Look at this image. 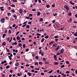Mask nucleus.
Segmentation results:
<instances>
[{"mask_svg":"<svg viewBox=\"0 0 77 77\" xmlns=\"http://www.w3.org/2000/svg\"><path fill=\"white\" fill-rule=\"evenodd\" d=\"M54 26L55 28H57V27L59 28V24L57 23H55L54 24Z\"/></svg>","mask_w":77,"mask_h":77,"instance_id":"obj_1","label":"nucleus"},{"mask_svg":"<svg viewBox=\"0 0 77 77\" xmlns=\"http://www.w3.org/2000/svg\"><path fill=\"white\" fill-rule=\"evenodd\" d=\"M64 8H65L66 10V12H68V11H69V8L67 5H65L64 6Z\"/></svg>","mask_w":77,"mask_h":77,"instance_id":"obj_2","label":"nucleus"},{"mask_svg":"<svg viewBox=\"0 0 77 77\" xmlns=\"http://www.w3.org/2000/svg\"><path fill=\"white\" fill-rule=\"evenodd\" d=\"M5 18H2L1 20V22L2 23H5Z\"/></svg>","mask_w":77,"mask_h":77,"instance_id":"obj_3","label":"nucleus"},{"mask_svg":"<svg viewBox=\"0 0 77 77\" xmlns=\"http://www.w3.org/2000/svg\"><path fill=\"white\" fill-rule=\"evenodd\" d=\"M59 48H60V46L58 45L57 48L55 49V51H57V50H59Z\"/></svg>","mask_w":77,"mask_h":77,"instance_id":"obj_4","label":"nucleus"},{"mask_svg":"<svg viewBox=\"0 0 77 77\" xmlns=\"http://www.w3.org/2000/svg\"><path fill=\"white\" fill-rule=\"evenodd\" d=\"M40 15H41V12L39 11H37V16H40Z\"/></svg>","mask_w":77,"mask_h":77,"instance_id":"obj_5","label":"nucleus"},{"mask_svg":"<svg viewBox=\"0 0 77 77\" xmlns=\"http://www.w3.org/2000/svg\"><path fill=\"white\" fill-rule=\"evenodd\" d=\"M13 17L15 19L17 20V16L16 15V14H14L13 15Z\"/></svg>","mask_w":77,"mask_h":77,"instance_id":"obj_6","label":"nucleus"},{"mask_svg":"<svg viewBox=\"0 0 77 77\" xmlns=\"http://www.w3.org/2000/svg\"><path fill=\"white\" fill-rule=\"evenodd\" d=\"M19 12L20 14H22V13H23V10H22V9H20L19 10Z\"/></svg>","mask_w":77,"mask_h":77,"instance_id":"obj_7","label":"nucleus"},{"mask_svg":"<svg viewBox=\"0 0 77 77\" xmlns=\"http://www.w3.org/2000/svg\"><path fill=\"white\" fill-rule=\"evenodd\" d=\"M7 61L6 60H5L4 61H2L1 63V64H3L5 63H6Z\"/></svg>","mask_w":77,"mask_h":77,"instance_id":"obj_8","label":"nucleus"},{"mask_svg":"<svg viewBox=\"0 0 77 77\" xmlns=\"http://www.w3.org/2000/svg\"><path fill=\"white\" fill-rule=\"evenodd\" d=\"M7 61L6 60H5L4 61H2L1 63V64H3L5 63H6Z\"/></svg>","mask_w":77,"mask_h":77,"instance_id":"obj_9","label":"nucleus"},{"mask_svg":"<svg viewBox=\"0 0 77 77\" xmlns=\"http://www.w3.org/2000/svg\"><path fill=\"white\" fill-rule=\"evenodd\" d=\"M63 51H64V49H63V48H62L60 51L61 53H63Z\"/></svg>","mask_w":77,"mask_h":77,"instance_id":"obj_10","label":"nucleus"},{"mask_svg":"<svg viewBox=\"0 0 77 77\" xmlns=\"http://www.w3.org/2000/svg\"><path fill=\"white\" fill-rule=\"evenodd\" d=\"M16 39H17V41H18V40H20V37H18V36H17V37Z\"/></svg>","mask_w":77,"mask_h":77,"instance_id":"obj_11","label":"nucleus"},{"mask_svg":"<svg viewBox=\"0 0 77 77\" xmlns=\"http://www.w3.org/2000/svg\"><path fill=\"white\" fill-rule=\"evenodd\" d=\"M15 65L16 66H18L19 65V64L18 63H15Z\"/></svg>","mask_w":77,"mask_h":77,"instance_id":"obj_12","label":"nucleus"},{"mask_svg":"<svg viewBox=\"0 0 77 77\" xmlns=\"http://www.w3.org/2000/svg\"><path fill=\"white\" fill-rule=\"evenodd\" d=\"M54 59L55 60H57V57L56 55L54 56Z\"/></svg>","mask_w":77,"mask_h":77,"instance_id":"obj_13","label":"nucleus"},{"mask_svg":"<svg viewBox=\"0 0 77 77\" xmlns=\"http://www.w3.org/2000/svg\"><path fill=\"white\" fill-rule=\"evenodd\" d=\"M61 75H63V77H65L66 76V74H64V73H62L61 74Z\"/></svg>","mask_w":77,"mask_h":77,"instance_id":"obj_14","label":"nucleus"},{"mask_svg":"<svg viewBox=\"0 0 77 77\" xmlns=\"http://www.w3.org/2000/svg\"><path fill=\"white\" fill-rule=\"evenodd\" d=\"M6 36V34H4L2 35V38H5V37Z\"/></svg>","mask_w":77,"mask_h":77,"instance_id":"obj_15","label":"nucleus"},{"mask_svg":"<svg viewBox=\"0 0 77 77\" xmlns=\"http://www.w3.org/2000/svg\"><path fill=\"white\" fill-rule=\"evenodd\" d=\"M12 45H17V42H15V43H12Z\"/></svg>","mask_w":77,"mask_h":77,"instance_id":"obj_16","label":"nucleus"},{"mask_svg":"<svg viewBox=\"0 0 77 77\" xmlns=\"http://www.w3.org/2000/svg\"><path fill=\"white\" fill-rule=\"evenodd\" d=\"M6 42H3L2 43V45L4 46L6 45Z\"/></svg>","mask_w":77,"mask_h":77,"instance_id":"obj_17","label":"nucleus"},{"mask_svg":"<svg viewBox=\"0 0 77 77\" xmlns=\"http://www.w3.org/2000/svg\"><path fill=\"white\" fill-rule=\"evenodd\" d=\"M59 38V35H56L54 36V38L55 39H57V38Z\"/></svg>","mask_w":77,"mask_h":77,"instance_id":"obj_18","label":"nucleus"},{"mask_svg":"<svg viewBox=\"0 0 77 77\" xmlns=\"http://www.w3.org/2000/svg\"><path fill=\"white\" fill-rule=\"evenodd\" d=\"M28 74L29 76H31V75H32V74L29 72H28Z\"/></svg>","mask_w":77,"mask_h":77,"instance_id":"obj_19","label":"nucleus"},{"mask_svg":"<svg viewBox=\"0 0 77 77\" xmlns=\"http://www.w3.org/2000/svg\"><path fill=\"white\" fill-rule=\"evenodd\" d=\"M26 27L27 29H29V28H30V26H29V25H26Z\"/></svg>","mask_w":77,"mask_h":77,"instance_id":"obj_20","label":"nucleus"},{"mask_svg":"<svg viewBox=\"0 0 77 77\" xmlns=\"http://www.w3.org/2000/svg\"><path fill=\"white\" fill-rule=\"evenodd\" d=\"M45 39L44 38H43L41 40V42H43L44 41Z\"/></svg>","mask_w":77,"mask_h":77,"instance_id":"obj_21","label":"nucleus"},{"mask_svg":"<svg viewBox=\"0 0 77 77\" xmlns=\"http://www.w3.org/2000/svg\"><path fill=\"white\" fill-rule=\"evenodd\" d=\"M39 21H43V19L42 18H40L39 19Z\"/></svg>","mask_w":77,"mask_h":77,"instance_id":"obj_22","label":"nucleus"},{"mask_svg":"<svg viewBox=\"0 0 77 77\" xmlns=\"http://www.w3.org/2000/svg\"><path fill=\"white\" fill-rule=\"evenodd\" d=\"M64 67H65V65H62L60 66L61 68H63Z\"/></svg>","mask_w":77,"mask_h":77,"instance_id":"obj_23","label":"nucleus"},{"mask_svg":"<svg viewBox=\"0 0 77 77\" xmlns=\"http://www.w3.org/2000/svg\"><path fill=\"white\" fill-rule=\"evenodd\" d=\"M8 57L10 60H12V57H11V56H8Z\"/></svg>","mask_w":77,"mask_h":77,"instance_id":"obj_24","label":"nucleus"},{"mask_svg":"<svg viewBox=\"0 0 77 77\" xmlns=\"http://www.w3.org/2000/svg\"><path fill=\"white\" fill-rule=\"evenodd\" d=\"M42 50H40L39 51V54H41L42 53Z\"/></svg>","mask_w":77,"mask_h":77,"instance_id":"obj_25","label":"nucleus"},{"mask_svg":"<svg viewBox=\"0 0 77 77\" xmlns=\"http://www.w3.org/2000/svg\"><path fill=\"white\" fill-rule=\"evenodd\" d=\"M38 63L39 65H42V64H43V63H42V62H38Z\"/></svg>","mask_w":77,"mask_h":77,"instance_id":"obj_26","label":"nucleus"},{"mask_svg":"<svg viewBox=\"0 0 77 77\" xmlns=\"http://www.w3.org/2000/svg\"><path fill=\"white\" fill-rule=\"evenodd\" d=\"M48 38H49V36L48 35H47L45 37V39H48Z\"/></svg>","mask_w":77,"mask_h":77,"instance_id":"obj_27","label":"nucleus"},{"mask_svg":"<svg viewBox=\"0 0 77 77\" xmlns=\"http://www.w3.org/2000/svg\"><path fill=\"white\" fill-rule=\"evenodd\" d=\"M50 6L49 5H46V8H50Z\"/></svg>","mask_w":77,"mask_h":77,"instance_id":"obj_28","label":"nucleus"},{"mask_svg":"<svg viewBox=\"0 0 77 77\" xmlns=\"http://www.w3.org/2000/svg\"><path fill=\"white\" fill-rule=\"evenodd\" d=\"M35 58L36 59H39V57L38 56H37L35 57Z\"/></svg>","mask_w":77,"mask_h":77,"instance_id":"obj_29","label":"nucleus"},{"mask_svg":"<svg viewBox=\"0 0 77 77\" xmlns=\"http://www.w3.org/2000/svg\"><path fill=\"white\" fill-rule=\"evenodd\" d=\"M10 67V66H9L8 65L6 66V68H7V69H8V68H9Z\"/></svg>","mask_w":77,"mask_h":77,"instance_id":"obj_30","label":"nucleus"},{"mask_svg":"<svg viewBox=\"0 0 77 77\" xmlns=\"http://www.w3.org/2000/svg\"><path fill=\"white\" fill-rule=\"evenodd\" d=\"M53 43H54V42L53 41V42H51L49 43V45H51V44H53Z\"/></svg>","mask_w":77,"mask_h":77,"instance_id":"obj_31","label":"nucleus"},{"mask_svg":"<svg viewBox=\"0 0 77 77\" xmlns=\"http://www.w3.org/2000/svg\"><path fill=\"white\" fill-rule=\"evenodd\" d=\"M29 16L30 17H32L33 16V14H29Z\"/></svg>","mask_w":77,"mask_h":77,"instance_id":"obj_32","label":"nucleus"},{"mask_svg":"<svg viewBox=\"0 0 77 77\" xmlns=\"http://www.w3.org/2000/svg\"><path fill=\"white\" fill-rule=\"evenodd\" d=\"M45 64H49V63L48 61H46L45 63Z\"/></svg>","mask_w":77,"mask_h":77,"instance_id":"obj_33","label":"nucleus"},{"mask_svg":"<svg viewBox=\"0 0 77 77\" xmlns=\"http://www.w3.org/2000/svg\"><path fill=\"white\" fill-rule=\"evenodd\" d=\"M53 72V70H51V71L49 72V74H51V72Z\"/></svg>","mask_w":77,"mask_h":77,"instance_id":"obj_34","label":"nucleus"},{"mask_svg":"<svg viewBox=\"0 0 77 77\" xmlns=\"http://www.w3.org/2000/svg\"><path fill=\"white\" fill-rule=\"evenodd\" d=\"M37 36H41V35L39 33H38L36 34Z\"/></svg>","mask_w":77,"mask_h":77,"instance_id":"obj_35","label":"nucleus"},{"mask_svg":"<svg viewBox=\"0 0 77 77\" xmlns=\"http://www.w3.org/2000/svg\"><path fill=\"white\" fill-rule=\"evenodd\" d=\"M8 17H10V16H11V13H8Z\"/></svg>","mask_w":77,"mask_h":77,"instance_id":"obj_36","label":"nucleus"},{"mask_svg":"<svg viewBox=\"0 0 77 77\" xmlns=\"http://www.w3.org/2000/svg\"><path fill=\"white\" fill-rule=\"evenodd\" d=\"M32 11L34 12L35 11H36V9H32Z\"/></svg>","mask_w":77,"mask_h":77,"instance_id":"obj_37","label":"nucleus"},{"mask_svg":"<svg viewBox=\"0 0 77 77\" xmlns=\"http://www.w3.org/2000/svg\"><path fill=\"white\" fill-rule=\"evenodd\" d=\"M68 15H69V16H71V12L69 13Z\"/></svg>","mask_w":77,"mask_h":77,"instance_id":"obj_38","label":"nucleus"},{"mask_svg":"<svg viewBox=\"0 0 77 77\" xmlns=\"http://www.w3.org/2000/svg\"><path fill=\"white\" fill-rule=\"evenodd\" d=\"M12 37H11V40L9 41V42H11L12 41Z\"/></svg>","mask_w":77,"mask_h":77,"instance_id":"obj_39","label":"nucleus"},{"mask_svg":"<svg viewBox=\"0 0 77 77\" xmlns=\"http://www.w3.org/2000/svg\"><path fill=\"white\" fill-rule=\"evenodd\" d=\"M11 7H15V5H14L12 4L11 5Z\"/></svg>","mask_w":77,"mask_h":77,"instance_id":"obj_40","label":"nucleus"},{"mask_svg":"<svg viewBox=\"0 0 77 77\" xmlns=\"http://www.w3.org/2000/svg\"><path fill=\"white\" fill-rule=\"evenodd\" d=\"M66 64H69V61H67L66 62Z\"/></svg>","mask_w":77,"mask_h":77,"instance_id":"obj_41","label":"nucleus"},{"mask_svg":"<svg viewBox=\"0 0 77 77\" xmlns=\"http://www.w3.org/2000/svg\"><path fill=\"white\" fill-rule=\"evenodd\" d=\"M53 46H55V47H57V45H55L54 44L53 45H52Z\"/></svg>","mask_w":77,"mask_h":77,"instance_id":"obj_42","label":"nucleus"},{"mask_svg":"<svg viewBox=\"0 0 77 77\" xmlns=\"http://www.w3.org/2000/svg\"><path fill=\"white\" fill-rule=\"evenodd\" d=\"M35 70H39V68H35Z\"/></svg>","mask_w":77,"mask_h":77,"instance_id":"obj_43","label":"nucleus"},{"mask_svg":"<svg viewBox=\"0 0 77 77\" xmlns=\"http://www.w3.org/2000/svg\"><path fill=\"white\" fill-rule=\"evenodd\" d=\"M11 12L13 13H14V12H15V11H14V10L13 9L12 10H11Z\"/></svg>","mask_w":77,"mask_h":77,"instance_id":"obj_44","label":"nucleus"},{"mask_svg":"<svg viewBox=\"0 0 77 77\" xmlns=\"http://www.w3.org/2000/svg\"><path fill=\"white\" fill-rule=\"evenodd\" d=\"M38 62H36L35 63V65H38Z\"/></svg>","mask_w":77,"mask_h":77,"instance_id":"obj_45","label":"nucleus"},{"mask_svg":"<svg viewBox=\"0 0 77 77\" xmlns=\"http://www.w3.org/2000/svg\"><path fill=\"white\" fill-rule=\"evenodd\" d=\"M25 18L26 19H27V20H29V17H25Z\"/></svg>","mask_w":77,"mask_h":77,"instance_id":"obj_46","label":"nucleus"},{"mask_svg":"<svg viewBox=\"0 0 77 77\" xmlns=\"http://www.w3.org/2000/svg\"><path fill=\"white\" fill-rule=\"evenodd\" d=\"M51 6L52 8H54V7H55V5H52Z\"/></svg>","mask_w":77,"mask_h":77,"instance_id":"obj_47","label":"nucleus"},{"mask_svg":"<svg viewBox=\"0 0 77 77\" xmlns=\"http://www.w3.org/2000/svg\"><path fill=\"white\" fill-rule=\"evenodd\" d=\"M29 48H27L26 49V51H29Z\"/></svg>","mask_w":77,"mask_h":77,"instance_id":"obj_48","label":"nucleus"},{"mask_svg":"<svg viewBox=\"0 0 77 77\" xmlns=\"http://www.w3.org/2000/svg\"><path fill=\"white\" fill-rule=\"evenodd\" d=\"M57 15V13H55V14H53L54 16H56Z\"/></svg>","mask_w":77,"mask_h":77,"instance_id":"obj_49","label":"nucleus"},{"mask_svg":"<svg viewBox=\"0 0 77 77\" xmlns=\"http://www.w3.org/2000/svg\"><path fill=\"white\" fill-rule=\"evenodd\" d=\"M41 55L42 56H44V52H42V53L41 54Z\"/></svg>","mask_w":77,"mask_h":77,"instance_id":"obj_50","label":"nucleus"},{"mask_svg":"<svg viewBox=\"0 0 77 77\" xmlns=\"http://www.w3.org/2000/svg\"><path fill=\"white\" fill-rule=\"evenodd\" d=\"M19 47H21V45H22V44H21V43H19Z\"/></svg>","mask_w":77,"mask_h":77,"instance_id":"obj_51","label":"nucleus"},{"mask_svg":"<svg viewBox=\"0 0 77 77\" xmlns=\"http://www.w3.org/2000/svg\"><path fill=\"white\" fill-rule=\"evenodd\" d=\"M23 48H25L26 47V45L25 44H23Z\"/></svg>","mask_w":77,"mask_h":77,"instance_id":"obj_52","label":"nucleus"},{"mask_svg":"<svg viewBox=\"0 0 77 77\" xmlns=\"http://www.w3.org/2000/svg\"><path fill=\"white\" fill-rule=\"evenodd\" d=\"M16 26V25L15 24H14L13 25V27L14 28L15 27V26Z\"/></svg>","mask_w":77,"mask_h":77,"instance_id":"obj_53","label":"nucleus"},{"mask_svg":"<svg viewBox=\"0 0 77 77\" xmlns=\"http://www.w3.org/2000/svg\"><path fill=\"white\" fill-rule=\"evenodd\" d=\"M38 1L39 3H41V0H38Z\"/></svg>","mask_w":77,"mask_h":77,"instance_id":"obj_54","label":"nucleus"},{"mask_svg":"<svg viewBox=\"0 0 77 77\" xmlns=\"http://www.w3.org/2000/svg\"><path fill=\"white\" fill-rule=\"evenodd\" d=\"M55 65H58V63L56 62L55 63Z\"/></svg>","mask_w":77,"mask_h":77,"instance_id":"obj_55","label":"nucleus"},{"mask_svg":"<svg viewBox=\"0 0 77 77\" xmlns=\"http://www.w3.org/2000/svg\"><path fill=\"white\" fill-rule=\"evenodd\" d=\"M17 76H18L19 77H20V73H18L17 74Z\"/></svg>","mask_w":77,"mask_h":77,"instance_id":"obj_56","label":"nucleus"},{"mask_svg":"<svg viewBox=\"0 0 77 77\" xmlns=\"http://www.w3.org/2000/svg\"><path fill=\"white\" fill-rule=\"evenodd\" d=\"M74 35L75 36H77V33L74 34Z\"/></svg>","mask_w":77,"mask_h":77,"instance_id":"obj_57","label":"nucleus"},{"mask_svg":"<svg viewBox=\"0 0 77 77\" xmlns=\"http://www.w3.org/2000/svg\"><path fill=\"white\" fill-rule=\"evenodd\" d=\"M9 40H10V37H8V39H7V41H8H8H9Z\"/></svg>","mask_w":77,"mask_h":77,"instance_id":"obj_58","label":"nucleus"},{"mask_svg":"<svg viewBox=\"0 0 77 77\" xmlns=\"http://www.w3.org/2000/svg\"><path fill=\"white\" fill-rule=\"evenodd\" d=\"M69 71H67L66 72V74H69Z\"/></svg>","mask_w":77,"mask_h":77,"instance_id":"obj_59","label":"nucleus"},{"mask_svg":"<svg viewBox=\"0 0 77 77\" xmlns=\"http://www.w3.org/2000/svg\"><path fill=\"white\" fill-rule=\"evenodd\" d=\"M18 26H16L15 27V29H17V28H18Z\"/></svg>","mask_w":77,"mask_h":77,"instance_id":"obj_60","label":"nucleus"},{"mask_svg":"<svg viewBox=\"0 0 77 77\" xmlns=\"http://www.w3.org/2000/svg\"><path fill=\"white\" fill-rule=\"evenodd\" d=\"M26 25H27V24H24V25H23L22 26L23 27H25V26H26Z\"/></svg>","mask_w":77,"mask_h":77,"instance_id":"obj_61","label":"nucleus"},{"mask_svg":"<svg viewBox=\"0 0 77 77\" xmlns=\"http://www.w3.org/2000/svg\"><path fill=\"white\" fill-rule=\"evenodd\" d=\"M55 21H56V20H53V21H52V23H54L55 22Z\"/></svg>","mask_w":77,"mask_h":77,"instance_id":"obj_62","label":"nucleus"},{"mask_svg":"<svg viewBox=\"0 0 77 77\" xmlns=\"http://www.w3.org/2000/svg\"><path fill=\"white\" fill-rule=\"evenodd\" d=\"M13 2H17V0H14Z\"/></svg>","mask_w":77,"mask_h":77,"instance_id":"obj_63","label":"nucleus"},{"mask_svg":"<svg viewBox=\"0 0 77 77\" xmlns=\"http://www.w3.org/2000/svg\"><path fill=\"white\" fill-rule=\"evenodd\" d=\"M9 33L10 34H11V30H9Z\"/></svg>","mask_w":77,"mask_h":77,"instance_id":"obj_64","label":"nucleus"}]
</instances>
